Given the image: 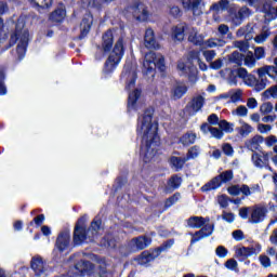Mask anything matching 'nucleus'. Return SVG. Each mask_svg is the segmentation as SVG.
Returning <instances> with one entry per match:
<instances>
[{
  "instance_id": "obj_1",
  "label": "nucleus",
  "mask_w": 277,
  "mask_h": 277,
  "mask_svg": "<svg viewBox=\"0 0 277 277\" xmlns=\"http://www.w3.org/2000/svg\"><path fill=\"white\" fill-rule=\"evenodd\" d=\"M157 122L153 121V110H146L138 118L137 132L142 137L141 156L145 163H150L157 159V150L161 141L159 138Z\"/></svg>"
},
{
  "instance_id": "obj_2",
  "label": "nucleus",
  "mask_w": 277,
  "mask_h": 277,
  "mask_svg": "<svg viewBox=\"0 0 277 277\" xmlns=\"http://www.w3.org/2000/svg\"><path fill=\"white\" fill-rule=\"evenodd\" d=\"M27 23H29V16L21 15L14 24V31L11 34V42L13 44L17 42V55L19 60L25 57L27 43L29 42V30L25 27Z\"/></svg>"
},
{
  "instance_id": "obj_3",
  "label": "nucleus",
  "mask_w": 277,
  "mask_h": 277,
  "mask_svg": "<svg viewBox=\"0 0 277 277\" xmlns=\"http://www.w3.org/2000/svg\"><path fill=\"white\" fill-rule=\"evenodd\" d=\"M267 76L271 77V79H276L277 68L274 67V65H266L264 67L259 68V79L252 76V74H249L247 78L243 80V82L246 83V85L254 88L255 92H262V90H265V88H267Z\"/></svg>"
},
{
  "instance_id": "obj_4",
  "label": "nucleus",
  "mask_w": 277,
  "mask_h": 277,
  "mask_svg": "<svg viewBox=\"0 0 277 277\" xmlns=\"http://www.w3.org/2000/svg\"><path fill=\"white\" fill-rule=\"evenodd\" d=\"M187 226L189 228H200V230L193 235L190 243H197V241L207 239V237L213 235V224H211V219H209V216H190L187 220Z\"/></svg>"
},
{
  "instance_id": "obj_5",
  "label": "nucleus",
  "mask_w": 277,
  "mask_h": 277,
  "mask_svg": "<svg viewBox=\"0 0 277 277\" xmlns=\"http://www.w3.org/2000/svg\"><path fill=\"white\" fill-rule=\"evenodd\" d=\"M124 56V38L120 37L110 52L108 60L105 64V72H111L116 69V66L120 64V60Z\"/></svg>"
},
{
  "instance_id": "obj_6",
  "label": "nucleus",
  "mask_w": 277,
  "mask_h": 277,
  "mask_svg": "<svg viewBox=\"0 0 277 277\" xmlns=\"http://www.w3.org/2000/svg\"><path fill=\"white\" fill-rule=\"evenodd\" d=\"M156 68H159V70H163L164 68L163 55L156 54L155 52H148L145 55V60L143 62V70L145 75H150V77H155Z\"/></svg>"
},
{
  "instance_id": "obj_7",
  "label": "nucleus",
  "mask_w": 277,
  "mask_h": 277,
  "mask_svg": "<svg viewBox=\"0 0 277 277\" xmlns=\"http://www.w3.org/2000/svg\"><path fill=\"white\" fill-rule=\"evenodd\" d=\"M85 222H88V216H82L78 220L75 226L74 243H76V246H79L80 243H83V241H87V239H90V236L85 230Z\"/></svg>"
},
{
  "instance_id": "obj_8",
  "label": "nucleus",
  "mask_w": 277,
  "mask_h": 277,
  "mask_svg": "<svg viewBox=\"0 0 277 277\" xmlns=\"http://www.w3.org/2000/svg\"><path fill=\"white\" fill-rule=\"evenodd\" d=\"M251 161L253 166L260 170L266 168L267 170L272 171V167H269V153L267 151H263L262 155L259 153L252 154Z\"/></svg>"
},
{
  "instance_id": "obj_9",
  "label": "nucleus",
  "mask_w": 277,
  "mask_h": 277,
  "mask_svg": "<svg viewBox=\"0 0 277 277\" xmlns=\"http://www.w3.org/2000/svg\"><path fill=\"white\" fill-rule=\"evenodd\" d=\"M266 215L267 208L263 206H254L253 208H250L249 222H251V224H261V222H264Z\"/></svg>"
},
{
  "instance_id": "obj_10",
  "label": "nucleus",
  "mask_w": 277,
  "mask_h": 277,
  "mask_svg": "<svg viewBox=\"0 0 277 277\" xmlns=\"http://www.w3.org/2000/svg\"><path fill=\"white\" fill-rule=\"evenodd\" d=\"M177 70L181 75H186V77H196V66L192 58L182 60L177 63Z\"/></svg>"
},
{
  "instance_id": "obj_11",
  "label": "nucleus",
  "mask_w": 277,
  "mask_h": 277,
  "mask_svg": "<svg viewBox=\"0 0 277 277\" xmlns=\"http://www.w3.org/2000/svg\"><path fill=\"white\" fill-rule=\"evenodd\" d=\"M140 107H142V91H140V89H136L129 94L128 109L129 111H133V109H140Z\"/></svg>"
},
{
  "instance_id": "obj_12",
  "label": "nucleus",
  "mask_w": 277,
  "mask_h": 277,
  "mask_svg": "<svg viewBox=\"0 0 277 277\" xmlns=\"http://www.w3.org/2000/svg\"><path fill=\"white\" fill-rule=\"evenodd\" d=\"M184 10L193 12L195 16L202 14V0H182Z\"/></svg>"
},
{
  "instance_id": "obj_13",
  "label": "nucleus",
  "mask_w": 277,
  "mask_h": 277,
  "mask_svg": "<svg viewBox=\"0 0 277 277\" xmlns=\"http://www.w3.org/2000/svg\"><path fill=\"white\" fill-rule=\"evenodd\" d=\"M189 26L186 24H179L171 29V39L173 42H183L185 40V31H188Z\"/></svg>"
},
{
  "instance_id": "obj_14",
  "label": "nucleus",
  "mask_w": 277,
  "mask_h": 277,
  "mask_svg": "<svg viewBox=\"0 0 277 277\" xmlns=\"http://www.w3.org/2000/svg\"><path fill=\"white\" fill-rule=\"evenodd\" d=\"M75 271L74 276H90L94 272V265L90 262L80 261L76 264Z\"/></svg>"
},
{
  "instance_id": "obj_15",
  "label": "nucleus",
  "mask_w": 277,
  "mask_h": 277,
  "mask_svg": "<svg viewBox=\"0 0 277 277\" xmlns=\"http://www.w3.org/2000/svg\"><path fill=\"white\" fill-rule=\"evenodd\" d=\"M31 269H34L36 276H47V264L44 263V261H42V258L40 256L32 258Z\"/></svg>"
},
{
  "instance_id": "obj_16",
  "label": "nucleus",
  "mask_w": 277,
  "mask_h": 277,
  "mask_svg": "<svg viewBox=\"0 0 277 277\" xmlns=\"http://www.w3.org/2000/svg\"><path fill=\"white\" fill-rule=\"evenodd\" d=\"M205 105V96L197 95L193 98L189 106L186 107V111H188L189 116H194V114L200 111Z\"/></svg>"
},
{
  "instance_id": "obj_17",
  "label": "nucleus",
  "mask_w": 277,
  "mask_h": 277,
  "mask_svg": "<svg viewBox=\"0 0 277 277\" xmlns=\"http://www.w3.org/2000/svg\"><path fill=\"white\" fill-rule=\"evenodd\" d=\"M133 16L136 18V21H140L141 23H144L148 21V17L150 16V13L148 12V8L144 4H138L133 9Z\"/></svg>"
},
{
  "instance_id": "obj_18",
  "label": "nucleus",
  "mask_w": 277,
  "mask_h": 277,
  "mask_svg": "<svg viewBox=\"0 0 277 277\" xmlns=\"http://www.w3.org/2000/svg\"><path fill=\"white\" fill-rule=\"evenodd\" d=\"M70 243V230H65L61 233L56 239V248L64 252Z\"/></svg>"
},
{
  "instance_id": "obj_19",
  "label": "nucleus",
  "mask_w": 277,
  "mask_h": 277,
  "mask_svg": "<svg viewBox=\"0 0 277 277\" xmlns=\"http://www.w3.org/2000/svg\"><path fill=\"white\" fill-rule=\"evenodd\" d=\"M148 246H150V239L144 236L134 238L130 241L132 250H144V248H148Z\"/></svg>"
},
{
  "instance_id": "obj_20",
  "label": "nucleus",
  "mask_w": 277,
  "mask_h": 277,
  "mask_svg": "<svg viewBox=\"0 0 277 277\" xmlns=\"http://www.w3.org/2000/svg\"><path fill=\"white\" fill-rule=\"evenodd\" d=\"M28 3L37 12H42V10H50L52 8L53 0H28Z\"/></svg>"
},
{
  "instance_id": "obj_21",
  "label": "nucleus",
  "mask_w": 277,
  "mask_h": 277,
  "mask_svg": "<svg viewBox=\"0 0 277 277\" xmlns=\"http://www.w3.org/2000/svg\"><path fill=\"white\" fill-rule=\"evenodd\" d=\"M200 129L202 133H210L215 140H222V137H224V132L222 130L211 127L209 123H203Z\"/></svg>"
},
{
  "instance_id": "obj_22",
  "label": "nucleus",
  "mask_w": 277,
  "mask_h": 277,
  "mask_svg": "<svg viewBox=\"0 0 277 277\" xmlns=\"http://www.w3.org/2000/svg\"><path fill=\"white\" fill-rule=\"evenodd\" d=\"M202 40H205V36L198 34L196 28L188 26V42L200 47V44H202Z\"/></svg>"
},
{
  "instance_id": "obj_23",
  "label": "nucleus",
  "mask_w": 277,
  "mask_h": 277,
  "mask_svg": "<svg viewBox=\"0 0 277 277\" xmlns=\"http://www.w3.org/2000/svg\"><path fill=\"white\" fill-rule=\"evenodd\" d=\"M144 42H145V47L147 49H158L159 48L157 40H155V31L151 28H148L145 31Z\"/></svg>"
},
{
  "instance_id": "obj_24",
  "label": "nucleus",
  "mask_w": 277,
  "mask_h": 277,
  "mask_svg": "<svg viewBox=\"0 0 277 277\" xmlns=\"http://www.w3.org/2000/svg\"><path fill=\"white\" fill-rule=\"evenodd\" d=\"M122 79L128 81L127 89L133 90V88H135V79H137V75L135 74V70H129L126 68L122 72Z\"/></svg>"
},
{
  "instance_id": "obj_25",
  "label": "nucleus",
  "mask_w": 277,
  "mask_h": 277,
  "mask_svg": "<svg viewBox=\"0 0 277 277\" xmlns=\"http://www.w3.org/2000/svg\"><path fill=\"white\" fill-rule=\"evenodd\" d=\"M236 131L240 137H248L254 131V128L250 123L239 120V127L236 128Z\"/></svg>"
},
{
  "instance_id": "obj_26",
  "label": "nucleus",
  "mask_w": 277,
  "mask_h": 277,
  "mask_svg": "<svg viewBox=\"0 0 277 277\" xmlns=\"http://www.w3.org/2000/svg\"><path fill=\"white\" fill-rule=\"evenodd\" d=\"M101 224H103V222L98 217L93 220L90 228L88 229L89 241H92V239L98 235V230H101Z\"/></svg>"
},
{
  "instance_id": "obj_27",
  "label": "nucleus",
  "mask_w": 277,
  "mask_h": 277,
  "mask_svg": "<svg viewBox=\"0 0 277 277\" xmlns=\"http://www.w3.org/2000/svg\"><path fill=\"white\" fill-rule=\"evenodd\" d=\"M102 47L104 51H111V47H114V32L111 30H107L103 37Z\"/></svg>"
},
{
  "instance_id": "obj_28",
  "label": "nucleus",
  "mask_w": 277,
  "mask_h": 277,
  "mask_svg": "<svg viewBox=\"0 0 277 277\" xmlns=\"http://www.w3.org/2000/svg\"><path fill=\"white\" fill-rule=\"evenodd\" d=\"M263 142H264L263 136L255 135L246 142V146H247V148H249V150L254 151V150H259V148H260L261 144H263Z\"/></svg>"
},
{
  "instance_id": "obj_29",
  "label": "nucleus",
  "mask_w": 277,
  "mask_h": 277,
  "mask_svg": "<svg viewBox=\"0 0 277 277\" xmlns=\"http://www.w3.org/2000/svg\"><path fill=\"white\" fill-rule=\"evenodd\" d=\"M64 18H66V8L64 6L56 9L50 15V21H53L54 23H62Z\"/></svg>"
},
{
  "instance_id": "obj_30",
  "label": "nucleus",
  "mask_w": 277,
  "mask_h": 277,
  "mask_svg": "<svg viewBox=\"0 0 277 277\" xmlns=\"http://www.w3.org/2000/svg\"><path fill=\"white\" fill-rule=\"evenodd\" d=\"M219 187H222V180L220 176H216L208 182L206 185H203L201 187V190L211 192V189H217Z\"/></svg>"
},
{
  "instance_id": "obj_31",
  "label": "nucleus",
  "mask_w": 277,
  "mask_h": 277,
  "mask_svg": "<svg viewBox=\"0 0 277 277\" xmlns=\"http://www.w3.org/2000/svg\"><path fill=\"white\" fill-rule=\"evenodd\" d=\"M226 42L224 40L220 39H209L207 41L202 40V43L200 44L201 49H214V47H224Z\"/></svg>"
},
{
  "instance_id": "obj_32",
  "label": "nucleus",
  "mask_w": 277,
  "mask_h": 277,
  "mask_svg": "<svg viewBox=\"0 0 277 277\" xmlns=\"http://www.w3.org/2000/svg\"><path fill=\"white\" fill-rule=\"evenodd\" d=\"M91 27H92V15H87L80 24L81 35L87 36L90 32Z\"/></svg>"
},
{
  "instance_id": "obj_33",
  "label": "nucleus",
  "mask_w": 277,
  "mask_h": 277,
  "mask_svg": "<svg viewBox=\"0 0 277 277\" xmlns=\"http://www.w3.org/2000/svg\"><path fill=\"white\" fill-rule=\"evenodd\" d=\"M254 254V248L252 247H240L236 249V256H242V259H248Z\"/></svg>"
},
{
  "instance_id": "obj_34",
  "label": "nucleus",
  "mask_w": 277,
  "mask_h": 277,
  "mask_svg": "<svg viewBox=\"0 0 277 277\" xmlns=\"http://www.w3.org/2000/svg\"><path fill=\"white\" fill-rule=\"evenodd\" d=\"M250 15V9L243 6L238 11V14L233 18L234 25H241L242 18Z\"/></svg>"
},
{
  "instance_id": "obj_35",
  "label": "nucleus",
  "mask_w": 277,
  "mask_h": 277,
  "mask_svg": "<svg viewBox=\"0 0 277 277\" xmlns=\"http://www.w3.org/2000/svg\"><path fill=\"white\" fill-rule=\"evenodd\" d=\"M187 92V87L184 83H177L174 85L172 94L174 98H182Z\"/></svg>"
},
{
  "instance_id": "obj_36",
  "label": "nucleus",
  "mask_w": 277,
  "mask_h": 277,
  "mask_svg": "<svg viewBox=\"0 0 277 277\" xmlns=\"http://www.w3.org/2000/svg\"><path fill=\"white\" fill-rule=\"evenodd\" d=\"M242 92L241 90H235V91H229L224 95V98H230L232 103H238V101H241Z\"/></svg>"
},
{
  "instance_id": "obj_37",
  "label": "nucleus",
  "mask_w": 277,
  "mask_h": 277,
  "mask_svg": "<svg viewBox=\"0 0 277 277\" xmlns=\"http://www.w3.org/2000/svg\"><path fill=\"white\" fill-rule=\"evenodd\" d=\"M187 161V158H179V157H171L170 159V163L171 166H173V168H175V170H181L183 168V166H185Z\"/></svg>"
},
{
  "instance_id": "obj_38",
  "label": "nucleus",
  "mask_w": 277,
  "mask_h": 277,
  "mask_svg": "<svg viewBox=\"0 0 277 277\" xmlns=\"http://www.w3.org/2000/svg\"><path fill=\"white\" fill-rule=\"evenodd\" d=\"M248 107L243 105H239L238 107L232 110V115L238 116V118H248Z\"/></svg>"
},
{
  "instance_id": "obj_39",
  "label": "nucleus",
  "mask_w": 277,
  "mask_h": 277,
  "mask_svg": "<svg viewBox=\"0 0 277 277\" xmlns=\"http://www.w3.org/2000/svg\"><path fill=\"white\" fill-rule=\"evenodd\" d=\"M181 183H183V180L179 177V175H173L168 182L169 189H179L181 187Z\"/></svg>"
},
{
  "instance_id": "obj_40",
  "label": "nucleus",
  "mask_w": 277,
  "mask_h": 277,
  "mask_svg": "<svg viewBox=\"0 0 277 277\" xmlns=\"http://www.w3.org/2000/svg\"><path fill=\"white\" fill-rule=\"evenodd\" d=\"M181 144L189 146L196 142V133H186L180 138Z\"/></svg>"
},
{
  "instance_id": "obj_41",
  "label": "nucleus",
  "mask_w": 277,
  "mask_h": 277,
  "mask_svg": "<svg viewBox=\"0 0 277 277\" xmlns=\"http://www.w3.org/2000/svg\"><path fill=\"white\" fill-rule=\"evenodd\" d=\"M272 36V32L267 28H263L262 32L254 38V42L263 44Z\"/></svg>"
},
{
  "instance_id": "obj_42",
  "label": "nucleus",
  "mask_w": 277,
  "mask_h": 277,
  "mask_svg": "<svg viewBox=\"0 0 277 277\" xmlns=\"http://www.w3.org/2000/svg\"><path fill=\"white\" fill-rule=\"evenodd\" d=\"M245 66L248 68H254L256 66V58L252 52H248L245 56Z\"/></svg>"
},
{
  "instance_id": "obj_43",
  "label": "nucleus",
  "mask_w": 277,
  "mask_h": 277,
  "mask_svg": "<svg viewBox=\"0 0 277 277\" xmlns=\"http://www.w3.org/2000/svg\"><path fill=\"white\" fill-rule=\"evenodd\" d=\"M272 111H274V104H272V102L263 103L260 106V113L262 116H267V114H272Z\"/></svg>"
},
{
  "instance_id": "obj_44",
  "label": "nucleus",
  "mask_w": 277,
  "mask_h": 277,
  "mask_svg": "<svg viewBox=\"0 0 277 277\" xmlns=\"http://www.w3.org/2000/svg\"><path fill=\"white\" fill-rule=\"evenodd\" d=\"M219 127H220V129L225 131V133H233V131H235V124H233L226 120L220 121Z\"/></svg>"
},
{
  "instance_id": "obj_45",
  "label": "nucleus",
  "mask_w": 277,
  "mask_h": 277,
  "mask_svg": "<svg viewBox=\"0 0 277 277\" xmlns=\"http://www.w3.org/2000/svg\"><path fill=\"white\" fill-rule=\"evenodd\" d=\"M199 156H200V147L193 146L188 149L186 160L189 161V159H196Z\"/></svg>"
},
{
  "instance_id": "obj_46",
  "label": "nucleus",
  "mask_w": 277,
  "mask_h": 277,
  "mask_svg": "<svg viewBox=\"0 0 277 277\" xmlns=\"http://www.w3.org/2000/svg\"><path fill=\"white\" fill-rule=\"evenodd\" d=\"M259 261L264 269L272 267V260L269 259V256L262 254L259 256Z\"/></svg>"
},
{
  "instance_id": "obj_47",
  "label": "nucleus",
  "mask_w": 277,
  "mask_h": 277,
  "mask_svg": "<svg viewBox=\"0 0 277 277\" xmlns=\"http://www.w3.org/2000/svg\"><path fill=\"white\" fill-rule=\"evenodd\" d=\"M228 8V0H221L219 3H215L211 6V10L220 12V10H226Z\"/></svg>"
},
{
  "instance_id": "obj_48",
  "label": "nucleus",
  "mask_w": 277,
  "mask_h": 277,
  "mask_svg": "<svg viewBox=\"0 0 277 277\" xmlns=\"http://www.w3.org/2000/svg\"><path fill=\"white\" fill-rule=\"evenodd\" d=\"M264 144L267 146V148H272V146H277V136L276 135H269L264 138Z\"/></svg>"
},
{
  "instance_id": "obj_49",
  "label": "nucleus",
  "mask_w": 277,
  "mask_h": 277,
  "mask_svg": "<svg viewBox=\"0 0 277 277\" xmlns=\"http://www.w3.org/2000/svg\"><path fill=\"white\" fill-rule=\"evenodd\" d=\"M225 267L227 269H230L232 272H237V267H239V264L237 263V260L229 259V260L226 261Z\"/></svg>"
},
{
  "instance_id": "obj_50",
  "label": "nucleus",
  "mask_w": 277,
  "mask_h": 277,
  "mask_svg": "<svg viewBox=\"0 0 277 277\" xmlns=\"http://www.w3.org/2000/svg\"><path fill=\"white\" fill-rule=\"evenodd\" d=\"M215 254L219 259H226V256H228V250L224 248V246H219L215 250Z\"/></svg>"
},
{
  "instance_id": "obj_51",
  "label": "nucleus",
  "mask_w": 277,
  "mask_h": 277,
  "mask_svg": "<svg viewBox=\"0 0 277 277\" xmlns=\"http://www.w3.org/2000/svg\"><path fill=\"white\" fill-rule=\"evenodd\" d=\"M219 177H221V183H228V181H233V171H225Z\"/></svg>"
},
{
  "instance_id": "obj_52",
  "label": "nucleus",
  "mask_w": 277,
  "mask_h": 277,
  "mask_svg": "<svg viewBox=\"0 0 277 277\" xmlns=\"http://www.w3.org/2000/svg\"><path fill=\"white\" fill-rule=\"evenodd\" d=\"M254 57H255V60H264V57H265V48H263V47L255 48Z\"/></svg>"
},
{
  "instance_id": "obj_53",
  "label": "nucleus",
  "mask_w": 277,
  "mask_h": 277,
  "mask_svg": "<svg viewBox=\"0 0 277 277\" xmlns=\"http://www.w3.org/2000/svg\"><path fill=\"white\" fill-rule=\"evenodd\" d=\"M228 196L226 195H220L217 197V202L220 205V207H222V209H226V207H228Z\"/></svg>"
},
{
  "instance_id": "obj_54",
  "label": "nucleus",
  "mask_w": 277,
  "mask_h": 277,
  "mask_svg": "<svg viewBox=\"0 0 277 277\" xmlns=\"http://www.w3.org/2000/svg\"><path fill=\"white\" fill-rule=\"evenodd\" d=\"M227 192L230 196H239L241 194V187L239 185H232L227 188Z\"/></svg>"
},
{
  "instance_id": "obj_55",
  "label": "nucleus",
  "mask_w": 277,
  "mask_h": 277,
  "mask_svg": "<svg viewBox=\"0 0 277 277\" xmlns=\"http://www.w3.org/2000/svg\"><path fill=\"white\" fill-rule=\"evenodd\" d=\"M179 200H181V194L176 193L171 198L167 199L166 207H172V205H175Z\"/></svg>"
},
{
  "instance_id": "obj_56",
  "label": "nucleus",
  "mask_w": 277,
  "mask_h": 277,
  "mask_svg": "<svg viewBox=\"0 0 277 277\" xmlns=\"http://www.w3.org/2000/svg\"><path fill=\"white\" fill-rule=\"evenodd\" d=\"M262 12H264V14H267V16H272V14H274V8H273L272 3L265 2L263 4Z\"/></svg>"
},
{
  "instance_id": "obj_57",
  "label": "nucleus",
  "mask_w": 277,
  "mask_h": 277,
  "mask_svg": "<svg viewBox=\"0 0 277 277\" xmlns=\"http://www.w3.org/2000/svg\"><path fill=\"white\" fill-rule=\"evenodd\" d=\"M232 237L233 239H235V241H243V239H246V236L243 235L241 229L234 230L232 233Z\"/></svg>"
},
{
  "instance_id": "obj_58",
  "label": "nucleus",
  "mask_w": 277,
  "mask_h": 277,
  "mask_svg": "<svg viewBox=\"0 0 277 277\" xmlns=\"http://www.w3.org/2000/svg\"><path fill=\"white\" fill-rule=\"evenodd\" d=\"M222 219L225 221V222H228V224H233V222H235V215L233 214V212H226L224 211L222 213Z\"/></svg>"
},
{
  "instance_id": "obj_59",
  "label": "nucleus",
  "mask_w": 277,
  "mask_h": 277,
  "mask_svg": "<svg viewBox=\"0 0 277 277\" xmlns=\"http://www.w3.org/2000/svg\"><path fill=\"white\" fill-rule=\"evenodd\" d=\"M258 131L259 133H262V134L269 133V131H272V126L265 124V123H259Z\"/></svg>"
},
{
  "instance_id": "obj_60",
  "label": "nucleus",
  "mask_w": 277,
  "mask_h": 277,
  "mask_svg": "<svg viewBox=\"0 0 277 277\" xmlns=\"http://www.w3.org/2000/svg\"><path fill=\"white\" fill-rule=\"evenodd\" d=\"M202 54L208 62H213V60L215 58V51L213 50H206L202 52Z\"/></svg>"
},
{
  "instance_id": "obj_61",
  "label": "nucleus",
  "mask_w": 277,
  "mask_h": 277,
  "mask_svg": "<svg viewBox=\"0 0 277 277\" xmlns=\"http://www.w3.org/2000/svg\"><path fill=\"white\" fill-rule=\"evenodd\" d=\"M247 107L248 109H256V107H259V102L254 97H249L247 100Z\"/></svg>"
},
{
  "instance_id": "obj_62",
  "label": "nucleus",
  "mask_w": 277,
  "mask_h": 277,
  "mask_svg": "<svg viewBox=\"0 0 277 277\" xmlns=\"http://www.w3.org/2000/svg\"><path fill=\"white\" fill-rule=\"evenodd\" d=\"M249 34H252V26L247 25L245 28H240L237 31V36H248Z\"/></svg>"
},
{
  "instance_id": "obj_63",
  "label": "nucleus",
  "mask_w": 277,
  "mask_h": 277,
  "mask_svg": "<svg viewBox=\"0 0 277 277\" xmlns=\"http://www.w3.org/2000/svg\"><path fill=\"white\" fill-rule=\"evenodd\" d=\"M235 47L237 49H240V51H248L249 45H248L247 41H236Z\"/></svg>"
},
{
  "instance_id": "obj_64",
  "label": "nucleus",
  "mask_w": 277,
  "mask_h": 277,
  "mask_svg": "<svg viewBox=\"0 0 277 277\" xmlns=\"http://www.w3.org/2000/svg\"><path fill=\"white\" fill-rule=\"evenodd\" d=\"M269 241L274 246H277V228L273 230V233L269 236Z\"/></svg>"
}]
</instances>
